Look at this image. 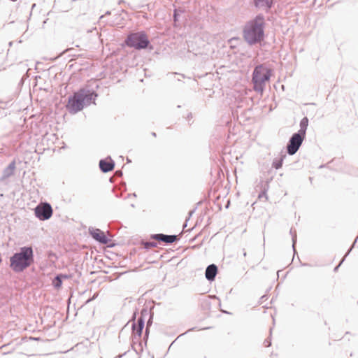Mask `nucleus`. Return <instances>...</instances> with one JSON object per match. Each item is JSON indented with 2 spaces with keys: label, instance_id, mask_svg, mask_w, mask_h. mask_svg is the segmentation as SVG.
Here are the masks:
<instances>
[{
  "label": "nucleus",
  "instance_id": "obj_13",
  "mask_svg": "<svg viewBox=\"0 0 358 358\" xmlns=\"http://www.w3.org/2000/svg\"><path fill=\"white\" fill-rule=\"evenodd\" d=\"M218 272V267L215 264L208 265L205 271V277L209 282L215 280Z\"/></svg>",
  "mask_w": 358,
  "mask_h": 358
},
{
  "label": "nucleus",
  "instance_id": "obj_43",
  "mask_svg": "<svg viewBox=\"0 0 358 358\" xmlns=\"http://www.w3.org/2000/svg\"><path fill=\"white\" fill-rule=\"evenodd\" d=\"M115 358H117V357H115Z\"/></svg>",
  "mask_w": 358,
  "mask_h": 358
},
{
  "label": "nucleus",
  "instance_id": "obj_28",
  "mask_svg": "<svg viewBox=\"0 0 358 358\" xmlns=\"http://www.w3.org/2000/svg\"><path fill=\"white\" fill-rule=\"evenodd\" d=\"M29 339L33 340V341H40L41 338L40 337H30Z\"/></svg>",
  "mask_w": 358,
  "mask_h": 358
},
{
  "label": "nucleus",
  "instance_id": "obj_23",
  "mask_svg": "<svg viewBox=\"0 0 358 358\" xmlns=\"http://www.w3.org/2000/svg\"><path fill=\"white\" fill-rule=\"evenodd\" d=\"M176 75L179 76V77H178V78H177V79H176V80H177V81H178V82H182V79H181V78H187L189 80H191V78H189V77H186L184 74H180V73H177V72L169 73L167 74V76H176Z\"/></svg>",
  "mask_w": 358,
  "mask_h": 358
},
{
  "label": "nucleus",
  "instance_id": "obj_15",
  "mask_svg": "<svg viewBox=\"0 0 358 358\" xmlns=\"http://www.w3.org/2000/svg\"><path fill=\"white\" fill-rule=\"evenodd\" d=\"M259 186H261V191L258 194V198L259 199H261L262 198H265L266 200H268L267 191L269 187L268 182L260 180L259 183L257 185V187H259Z\"/></svg>",
  "mask_w": 358,
  "mask_h": 358
},
{
  "label": "nucleus",
  "instance_id": "obj_19",
  "mask_svg": "<svg viewBox=\"0 0 358 358\" xmlns=\"http://www.w3.org/2000/svg\"><path fill=\"white\" fill-rule=\"evenodd\" d=\"M357 241V238L354 241L352 245H351V247L348 249V252H346V254L345 255V256L342 258V259L341 260L340 263L334 268V272H336L339 267L341 266V265L344 262V261L345 260V258L351 252L352 248L355 247V244H356V242Z\"/></svg>",
  "mask_w": 358,
  "mask_h": 358
},
{
  "label": "nucleus",
  "instance_id": "obj_18",
  "mask_svg": "<svg viewBox=\"0 0 358 358\" xmlns=\"http://www.w3.org/2000/svg\"><path fill=\"white\" fill-rule=\"evenodd\" d=\"M286 157V155H282L280 158H275L272 162V167L275 169H279L282 166L283 160Z\"/></svg>",
  "mask_w": 358,
  "mask_h": 358
},
{
  "label": "nucleus",
  "instance_id": "obj_4",
  "mask_svg": "<svg viewBox=\"0 0 358 358\" xmlns=\"http://www.w3.org/2000/svg\"><path fill=\"white\" fill-rule=\"evenodd\" d=\"M138 314V310L136 309L132 315L131 320H133L131 325L132 335L140 338L142 336L143 330L145 327V318L148 317L147 320L146 328L145 331V336L148 335L150 327L152 324L154 313L152 310H148V307H143L141 310V315L136 322V317Z\"/></svg>",
  "mask_w": 358,
  "mask_h": 358
},
{
  "label": "nucleus",
  "instance_id": "obj_35",
  "mask_svg": "<svg viewBox=\"0 0 358 358\" xmlns=\"http://www.w3.org/2000/svg\"><path fill=\"white\" fill-rule=\"evenodd\" d=\"M186 227H187V222L185 224H184L183 228H185Z\"/></svg>",
  "mask_w": 358,
  "mask_h": 358
},
{
  "label": "nucleus",
  "instance_id": "obj_5",
  "mask_svg": "<svg viewBox=\"0 0 358 358\" xmlns=\"http://www.w3.org/2000/svg\"><path fill=\"white\" fill-rule=\"evenodd\" d=\"M271 75L272 69L266 64L257 65L252 74L254 90L262 94L265 90L266 84L270 80Z\"/></svg>",
  "mask_w": 358,
  "mask_h": 358
},
{
  "label": "nucleus",
  "instance_id": "obj_41",
  "mask_svg": "<svg viewBox=\"0 0 358 358\" xmlns=\"http://www.w3.org/2000/svg\"><path fill=\"white\" fill-rule=\"evenodd\" d=\"M348 334H350V332H349V331H347V332L345 333V335H348Z\"/></svg>",
  "mask_w": 358,
  "mask_h": 358
},
{
  "label": "nucleus",
  "instance_id": "obj_33",
  "mask_svg": "<svg viewBox=\"0 0 358 358\" xmlns=\"http://www.w3.org/2000/svg\"><path fill=\"white\" fill-rule=\"evenodd\" d=\"M152 136H154V137H156L157 134L155 132H152L151 133Z\"/></svg>",
  "mask_w": 358,
  "mask_h": 358
},
{
  "label": "nucleus",
  "instance_id": "obj_22",
  "mask_svg": "<svg viewBox=\"0 0 358 358\" xmlns=\"http://www.w3.org/2000/svg\"><path fill=\"white\" fill-rule=\"evenodd\" d=\"M289 234L292 236V248L294 252H296L295 249V245L296 243V230H294L292 228H291L289 231Z\"/></svg>",
  "mask_w": 358,
  "mask_h": 358
},
{
  "label": "nucleus",
  "instance_id": "obj_42",
  "mask_svg": "<svg viewBox=\"0 0 358 358\" xmlns=\"http://www.w3.org/2000/svg\"><path fill=\"white\" fill-rule=\"evenodd\" d=\"M115 358H117V357H115Z\"/></svg>",
  "mask_w": 358,
  "mask_h": 358
},
{
  "label": "nucleus",
  "instance_id": "obj_38",
  "mask_svg": "<svg viewBox=\"0 0 358 358\" xmlns=\"http://www.w3.org/2000/svg\"><path fill=\"white\" fill-rule=\"evenodd\" d=\"M265 297H266V296H262L261 297V299H264V298H265Z\"/></svg>",
  "mask_w": 358,
  "mask_h": 358
},
{
  "label": "nucleus",
  "instance_id": "obj_10",
  "mask_svg": "<svg viewBox=\"0 0 358 358\" xmlns=\"http://www.w3.org/2000/svg\"><path fill=\"white\" fill-rule=\"evenodd\" d=\"M251 3L257 10L265 13H271L275 4V0H251Z\"/></svg>",
  "mask_w": 358,
  "mask_h": 358
},
{
  "label": "nucleus",
  "instance_id": "obj_31",
  "mask_svg": "<svg viewBox=\"0 0 358 358\" xmlns=\"http://www.w3.org/2000/svg\"><path fill=\"white\" fill-rule=\"evenodd\" d=\"M126 354V352L123 353V354H120L119 355H117L116 357L117 358H122L124 355Z\"/></svg>",
  "mask_w": 358,
  "mask_h": 358
},
{
  "label": "nucleus",
  "instance_id": "obj_21",
  "mask_svg": "<svg viewBox=\"0 0 358 358\" xmlns=\"http://www.w3.org/2000/svg\"><path fill=\"white\" fill-rule=\"evenodd\" d=\"M182 10L175 8L173 13V26L177 27V22H178L180 14L183 13Z\"/></svg>",
  "mask_w": 358,
  "mask_h": 358
},
{
  "label": "nucleus",
  "instance_id": "obj_40",
  "mask_svg": "<svg viewBox=\"0 0 358 358\" xmlns=\"http://www.w3.org/2000/svg\"><path fill=\"white\" fill-rule=\"evenodd\" d=\"M223 312H224V313H227V314H229V312H227V311H223Z\"/></svg>",
  "mask_w": 358,
  "mask_h": 358
},
{
  "label": "nucleus",
  "instance_id": "obj_1",
  "mask_svg": "<svg viewBox=\"0 0 358 358\" xmlns=\"http://www.w3.org/2000/svg\"><path fill=\"white\" fill-rule=\"evenodd\" d=\"M266 21L263 13H258L252 19L245 22L242 34L248 45L252 46L264 41Z\"/></svg>",
  "mask_w": 358,
  "mask_h": 358
},
{
  "label": "nucleus",
  "instance_id": "obj_39",
  "mask_svg": "<svg viewBox=\"0 0 358 358\" xmlns=\"http://www.w3.org/2000/svg\"><path fill=\"white\" fill-rule=\"evenodd\" d=\"M132 195H133V196H136V193H134Z\"/></svg>",
  "mask_w": 358,
  "mask_h": 358
},
{
  "label": "nucleus",
  "instance_id": "obj_29",
  "mask_svg": "<svg viewBox=\"0 0 358 358\" xmlns=\"http://www.w3.org/2000/svg\"><path fill=\"white\" fill-rule=\"evenodd\" d=\"M186 118H187V120H190V119H192V113H189L187 114V115Z\"/></svg>",
  "mask_w": 358,
  "mask_h": 358
},
{
  "label": "nucleus",
  "instance_id": "obj_32",
  "mask_svg": "<svg viewBox=\"0 0 358 358\" xmlns=\"http://www.w3.org/2000/svg\"><path fill=\"white\" fill-rule=\"evenodd\" d=\"M243 255L244 257H246L247 256V252L245 250V249H243Z\"/></svg>",
  "mask_w": 358,
  "mask_h": 358
},
{
  "label": "nucleus",
  "instance_id": "obj_30",
  "mask_svg": "<svg viewBox=\"0 0 358 358\" xmlns=\"http://www.w3.org/2000/svg\"><path fill=\"white\" fill-rule=\"evenodd\" d=\"M94 299H95V296H94L92 298L89 299L86 301V303H89V302H90V301H92V300H94Z\"/></svg>",
  "mask_w": 358,
  "mask_h": 358
},
{
  "label": "nucleus",
  "instance_id": "obj_25",
  "mask_svg": "<svg viewBox=\"0 0 358 358\" xmlns=\"http://www.w3.org/2000/svg\"><path fill=\"white\" fill-rule=\"evenodd\" d=\"M264 343L265 347H269L271 345V341L270 338H266L264 341Z\"/></svg>",
  "mask_w": 358,
  "mask_h": 358
},
{
  "label": "nucleus",
  "instance_id": "obj_12",
  "mask_svg": "<svg viewBox=\"0 0 358 358\" xmlns=\"http://www.w3.org/2000/svg\"><path fill=\"white\" fill-rule=\"evenodd\" d=\"M151 238L159 241L164 242L167 245L172 244L178 240L176 235H167L164 234H155L151 235Z\"/></svg>",
  "mask_w": 358,
  "mask_h": 358
},
{
  "label": "nucleus",
  "instance_id": "obj_7",
  "mask_svg": "<svg viewBox=\"0 0 358 358\" xmlns=\"http://www.w3.org/2000/svg\"><path fill=\"white\" fill-rule=\"evenodd\" d=\"M306 136L295 132L289 139L287 144V152L289 155H294L299 150Z\"/></svg>",
  "mask_w": 358,
  "mask_h": 358
},
{
  "label": "nucleus",
  "instance_id": "obj_11",
  "mask_svg": "<svg viewBox=\"0 0 358 358\" xmlns=\"http://www.w3.org/2000/svg\"><path fill=\"white\" fill-rule=\"evenodd\" d=\"M115 164L114 160L110 156L105 159H100L99 162V169L103 173L113 171L115 167Z\"/></svg>",
  "mask_w": 358,
  "mask_h": 358
},
{
  "label": "nucleus",
  "instance_id": "obj_6",
  "mask_svg": "<svg viewBox=\"0 0 358 358\" xmlns=\"http://www.w3.org/2000/svg\"><path fill=\"white\" fill-rule=\"evenodd\" d=\"M123 45L137 50L145 49L152 50L154 49L148 34L144 31H129L124 41Z\"/></svg>",
  "mask_w": 358,
  "mask_h": 358
},
{
  "label": "nucleus",
  "instance_id": "obj_24",
  "mask_svg": "<svg viewBox=\"0 0 358 358\" xmlns=\"http://www.w3.org/2000/svg\"><path fill=\"white\" fill-rule=\"evenodd\" d=\"M157 243L155 241H150L143 243V248L145 250H149L151 248H155L157 246Z\"/></svg>",
  "mask_w": 358,
  "mask_h": 358
},
{
  "label": "nucleus",
  "instance_id": "obj_37",
  "mask_svg": "<svg viewBox=\"0 0 358 358\" xmlns=\"http://www.w3.org/2000/svg\"><path fill=\"white\" fill-rule=\"evenodd\" d=\"M309 180H310V181H312L313 178H312V177H310V178H309Z\"/></svg>",
  "mask_w": 358,
  "mask_h": 358
},
{
  "label": "nucleus",
  "instance_id": "obj_27",
  "mask_svg": "<svg viewBox=\"0 0 358 358\" xmlns=\"http://www.w3.org/2000/svg\"><path fill=\"white\" fill-rule=\"evenodd\" d=\"M110 15V11H109V10L106 11L105 13V15H103L100 16L99 20H102L104 17L105 15Z\"/></svg>",
  "mask_w": 358,
  "mask_h": 358
},
{
  "label": "nucleus",
  "instance_id": "obj_34",
  "mask_svg": "<svg viewBox=\"0 0 358 358\" xmlns=\"http://www.w3.org/2000/svg\"><path fill=\"white\" fill-rule=\"evenodd\" d=\"M194 213V210L190 211V212L189 213V217H190V216H192V213Z\"/></svg>",
  "mask_w": 358,
  "mask_h": 358
},
{
  "label": "nucleus",
  "instance_id": "obj_8",
  "mask_svg": "<svg viewBox=\"0 0 358 358\" xmlns=\"http://www.w3.org/2000/svg\"><path fill=\"white\" fill-rule=\"evenodd\" d=\"M52 208L48 202L44 203L43 204H38L34 208L35 216L41 221L50 219L52 217Z\"/></svg>",
  "mask_w": 358,
  "mask_h": 358
},
{
  "label": "nucleus",
  "instance_id": "obj_2",
  "mask_svg": "<svg viewBox=\"0 0 358 358\" xmlns=\"http://www.w3.org/2000/svg\"><path fill=\"white\" fill-rule=\"evenodd\" d=\"M98 94L93 90L80 88L68 97L66 108L71 115L81 111L92 103L95 104Z\"/></svg>",
  "mask_w": 358,
  "mask_h": 358
},
{
  "label": "nucleus",
  "instance_id": "obj_20",
  "mask_svg": "<svg viewBox=\"0 0 358 358\" xmlns=\"http://www.w3.org/2000/svg\"><path fill=\"white\" fill-rule=\"evenodd\" d=\"M61 275H57L52 280V286L57 289H59L62 286V282L63 280L60 278Z\"/></svg>",
  "mask_w": 358,
  "mask_h": 358
},
{
  "label": "nucleus",
  "instance_id": "obj_17",
  "mask_svg": "<svg viewBox=\"0 0 358 358\" xmlns=\"http://www.w3.org/2000/svg\"><path fill=\"white\" fill-rule=\"evenodd\" d=\"M64 0H55L53 8L59 12H67L71 6L64 5Z\"/></svg>",
  "mask_w": 358,
  "mask_h": 358
},
{
  "label": "nucleus",
  "instance_id": "obj_3",
  "mask_svg": "<svg viewBox=\"0 0 358 358\" xmlns=\"http://www.w3.org/2000/svg\"><path fill=\"white\" fill-rule=\"evenodd\" d=\"M34 262V250L31 246H23L10 257V268L17 273H22Z\"/></svg>",
  "mask_w": 358,
  "mask_h": 358
},
{
  "label": "nucleus",
  "instance_id": "obj_26",
  "mask_svg": "<svg viewBox=\"0 0 358 358\" xmlns=\"http://www.w3.org/2000/svg\"><path fill=\"white\" fill-rule=\"evenodd\" d=\"M59 275H61L62 276H60V278L63 280V279H68L69 278V275H66V274H62V273H59Z\"/></svg>",
  "mask_w": 358,
  "mask_h": 358
},
{
  "label": "nucleus",
  "instance_id": "obj_14",
  "mask_svg": "<svg viewBox=\"0 0 358 358\" xmlns=\"http://www.w3.org/2000/svg\"><path fill=\"white\" fill-rule=\"evenodd\" d=\"M16 168L15 160H13L2 171L0 176V181H4L6 179L12 176L14 174Z\"/></svg>",
  "mask_w": 358,
  "mask_h": 358
},
{
  "label": "nucleus",
  "instance_id": "obj_16",
  "mask_svg": "<svg viewBox=\"0 0 358 358\" xmlns=\"http://www.w3.org/2000/svg\"><path fill=\"white\" fill-rule=\"evenodd\" d=\"M308 118L307 117H303L299 122L300 129L296 133L302 135L303 136H306V131L308 126Z\"/></svg>",
  "mask_w": 358,
  "mask_h": 358
},
{
  "label": "nucleus",
  "instance_id": "obj_36",
  "mask_svg": "<svg viewBox=\"0 0 358 358\" xmlns=\"http://www.w3.org/2000/svg\"><path fill=\"white\" fill-rule=\"evenodd\" d=\"M127 162H128V163L131 162V160H130L129 158H127Z\"/></svg>",
  "mask_w": 358,
  "mask_h": 358
},
{
  "label": "nucleus",
  "instance_id": "obj_9",
  "mask_svg": "<svg viewBox=\"0 0 358 358\" xmlns=\"http://www.w3.org/2000/svg\"><path fill=\"white\" fill-rule=\"evenodd\" d=\"M88 233L90 236L99 243L107 245L109 248L113 246L109 244L110 239L100 229L90 227L88 228Z\"/></svg>",
  "mask_w": 358,
  "mask_h": 358
}]
</instances>
